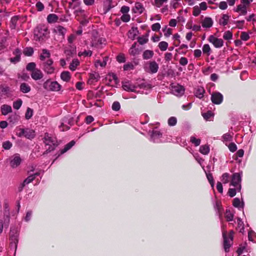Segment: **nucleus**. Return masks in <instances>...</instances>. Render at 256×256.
Wrapping results in <instances>:
<instances>
[{"mask_svg":"<svg viewBox=\"0 0 256 256\" xmlns=\"http://www.w3.org/2000/svg\"><path fill=\"white\" fill-rule=\"evenodd\" d=\"M81 4V2L80 0H72L68 3L69 8L72 9L76 10L74 13L78 14V12H82L83 10L80 8L79 7Z\"/></svg>","mask_w":256,"mask_h":256,"instance_id":"6e6552de","label":"nucleus"},{"mask_svg":"<svg viewBox=\"0 0 256 256\" xmlns=\"http://www.w3.org/2000/svg\"><path fill=\"white\" fill-rule=\"evenodd\" d=\"M204 92L205 90L203 88H198L196 90L195 95L196 97L201 98L203 97Z\"/></svg>","mask_w":256,"mask_h":256,"instance_id":"72a5a7b5","label":"nucleus"},{"mask_svg":"<svg viewBox=\"0 0 256 256\" xmlns=\"http://www.w3.org/2000/svg\"><path fill=\"white\" fill-rule=\"evenodd\" d=\"M172 94L176 96H182L184 92V88L178 84H172L170 86Z\"/></svg>","mask_w":256,"mask_h":256,"instance_id":"423d86ee","label":"nucleus"},{"mask_svg":"<svg viewBox=\"0 0 256 256\" xmlns=\"http://www.w3.org/2000/svg\"><path fill=\"white\" fill-rule=\"evenodd\" d=\"M208 41L216 48H220L224 45V41L222 39L216 38L212 35L209 36Z\"/></svg>","mask_w":256,"mask_h":256,"instance_id":"1a4fd4ad","label":"nucleus"},{"mask_svg":"<svg viewBox=\"0 0 256 256\" xmlns=\"http://www.w3.org/2000/svg\"><path fill=\"white\" fill-rule=\"evenodd\" d=\"M120 108V105L119 102H114L112 104V109L114 111H118Z\"/></svg>","mask_w":256,"mask_h":256,"instance_id":"bf43d9fd","label":"nucleus"},{"mask_svg":"<svg viewBox=\"0 0 256 256\" xmlns=\"http://www.w3.org/2000/svg\"><path fill=\"white\" fill-rule=\"evenodd\" d=\"M232 34L230 31L228 30L226 32L223 36V38L226 40H229L232 38Z\"/></svg>","mask_w":256,"mask_h":256,"instance_id":"5fc2aeb1","label":"nucleus"},{"mask_svg":"<svg viewBox=\"0 0 256 256\" xmlns=\"http://www.w3.org/2000/svg\"><path fill=\"white\" fill-rule=\"evenodd\" d=\"M26 133H24V136L28 138H32L34 136V132L32 130H26Z\"/></svg>","mask_w":256,"mask_h":256,"instance_id":"a19ab883","label":"nucleus"},{"mask_svg":"<svg viewBox=\"0 0 256 256\" xmlns=\"http://www.w3.org/2000/svg\"><path fill=\"white\" fill-rule=\"evenodd\" d=\"M43 87L46 90L58 92L60 90L61 86L57 82L48 80L44 83Z\"/></svg>","mask_w":256,"mask_h":256,"instance_id":"7ed1b4c3","label":"nucleus"},{"mask_svg":"<svg viewBox=\"0 0 256 256\" xmlns=\"http://www.w3.org/2000/svg\"><path fill=\"white\" fill-rule=\"evenodd\" d=\"M21 161L20 158L18 156H16L10 162V166L13 168H16L20 164Z\"/></svg>","mask_w":256,"mask_h":256,"instance_id":"5701e85b","label":"nucleus"},{"mask_svg":"<svg viewBox=\"0 0 256 256\" xmlns=\"http://www.w3.org/2000/svg\"><path fill=\"white\" fill-rule=\"evenodd\" d=\"M80 62L78 59H74L70 63L69 68L72 70L74 71L76 70V67L79 66Z\"/></svg>","mask_w":256,"mask_h":256,"instance_id":"7c9ffc66","label":"nucleus"},{"mask_svg":"<svg viewBox=\"0 0 256 256\" xmlns=\"http://www.w3.org/2000/svg\"><path fill=\"white\" fill-rule=\"evenodd\" d=\"M202 50L204 54H206L208 56L210 55L211 48L208 44H204L202 46Z\"/></svg>","mask_w":256,"mask_h":256,"instance_id":"ea45409f","label":"nucleus"},{"mask_svg":"<svg viewBox=\"0 0 256 256\" xmlns=\"http://www.w3.org/2000/svg\"><path fill=\"white\" fill-rule=\"evenodd\" d=\"M223 100L222 95L220 92H216L213 94L211 96L212 102L216 104H220Z\"/></svg>","mask_w":256,"mask_h":256,"instance_id":"ddd939ff","label":"nucleus"},{"mask_svg":"<svg viewBox=\"0 0 256 256\" xmlns=\"http://www.w3.org/2000/svg\"><path fill=\"white\" fill-rule=\"evenodd\" d=\"M48 33V28L44 24L38 25L34 30V36L38 39L46 36Z\"/></svg>","mask_w":256,"mask_h":256,"instance_id":"39448f33","label":"nucleus"},{"mask_svg":"<svg viewBox=\"0 0 256 256\" xmlns=\"http://www.w3.org/2000/svg\"><path fill=\"white\" fill-rule=\"evenodd\" d=\"M144 10L143 5L140 2H136L135 6L132 9L134 13L142 14Z\"/></svg>","mask_w":256,"mask_h":256,"instance_id":"4be33fe9","label":"nucleus"},{"mask_svg":"<svg viewBox=\"0 0 256 256\" xmlns=\"http://www.w3.org/2000/svg\"><path fill=\"white\" fill-rule=\"evenodd\" d=\"M36 64L34 62H32L28 63L26 67V68L28 71H32V72L34 70H36Z\"/></svg>","mask_w":256,"mask_h":256,"instance_id":"3c124183","label":"nucleus"},{"mask_svg":"<svg viewBox=\"0 0 256 256\" xmlns=\"http://www.w3.org/2000/svg\"><path fill=\"white\" fill-rule=\"evenodd\" d=\"M20 90L22 93L26 94L30 91L31 88L28 84L26 82H22L20 85Z\"/></svg>","mask_w":256,"mask_h":256,"instance_id":"b1692460","label":"nucleus"},{"mask_svg":"<svg viewBox=\"0 0 256 256\" xmlns=\"http://www.w3.org/2000/svg\"><path fill=\"white\" fill-rule=\"evenodd\" d=\"M12 143L9 140L4 142L2 144V148L4 150L10 149L12 148Z\"/></svg>","mask_w":256,"mask_h":256,"instance_id":"6e6d98bb","label":"nucleus"},{"mask_svg":"<svg viewBox=\"0 0 256 256\" xmlns=\"http://www.w3.org/2000/svg\"><path fill=\"white\" fill-rule=\"evenodd\" d=\"M23 53L26 56H30L34 54V49L32 47H26L24 50Z\"/></svg>","mask_w":256,"mask_h":256,"instance_id":"f704fd0d","label":"nucleus"},{"mask_svg":"<svg viewBox=\"0 0 256 256\" xmlns=\"http://www.w3.org/2000/svg\"><path fill=\"white\" fill-rule=\"evenodd\" d=\"M148 70H146L147 72L151 74H155L158 72V65L155 61H152L148 62ZM146 70V68L145 67Z\"/></svg>","mask_w":256,"mask_h":256,"instance_id":"9b49d317","label":"nucleus"},{"mask_svg":"<svg viewBox=\"0 0 256 256\" xmlns=\"http://www.w3.org/2000/svg\"><path fill=\"white\" fill-rule=\"evenodd\" d=\"M136 43L134 42L131 46L129 50V53L132 56H136L138 54L140 50L138 48H136Z\"/></svg>","mask_w":256,"mask_h":256,"instance_id":"c85d7f7f","label":"nucleus"},{"mask_svg":"<svg viewBox=\"0 0 256 256\" xmlns=\"http://www.w3.org/2000/svg\"><path fill=\"white\" fill-rule=\"evenodd\" d=\"M58 16L56 14H50L48 16L47 20L49 23H54L57 22Z\"/></svg>","mask_w":256,"mask_h":256,"instance_id":"c756f323","label":"nucleus"},{"mask_svg":"<svg viewBox=\"0 0 256 256\" xmlns=\"http://www.w3.org/2000/svg\"><path fill=\"white\" fill-rule=\"evenodd\" d=\"M138 32L137 28H132V29L129 31L130 36L129 38H130L132 39H134L135 36L136 35Z\"/></svg>","mask_w":256,"mask_h":256,"instance_id":"8fccbe9b","label":"nucleus"},{"mask_svg":"<svg viewBox=\"0 0 256 256\" xmlns=\"http://www.w3.org/2000/svg\"><path fill=\"white\" fill-rule=\"evenodd\" d=\"M158 46L162 51H165L168 48V43L164 41L161 42L158 44Z\"/></svg>","mask_w":256,"mask_h":256,"instance_id":"37998d69","label":"nucleus"},{"mask_svg":"<svg viewBox=\"0 0 256 256\" xmlns=\"http://www.w3.org/2000/svg\"><path fill=\"white\" fill-rule=\"evenodd\" d=\"M104 41V40L102 38L94 36L92 38L91 46L96 48H100Z\"/></svg>","mask_w":256,"mask_h":256,"instance_id":"4468645a","label":"nucleus"},{"mask_svg":"<svg viewBox=\"0 0 256 256\" xmlns=\"http://www.w3.org/2000/svg\"><path fill=\"white\" fill-rule=\"evenodd\" d=\"M214 208L216 210L217 213L219 215L222 214V206L220 202L216 201L215 204L214 205Z\"/></svg>","mask_w":256,"mask_h":256,"instance_id":"79ce46f5","label":"nucleus"},{"mask_svg":"<svg viewBox=\"0 0 256 256\" xmlns=\"http://www.w3.org/2000/svg\"><path fill=\"white\" fill-rule=\"evenodd\" d=\"M32 114L33 110L32 108H28L25 115L26 118L27 120L30 119L32 117Z\"/></svg>","mask_w":256,"mask_h":256,"instance_id":"864d4df0","label":"nucleus"},{"mask_svg":"<svg viewBox=\"0 0 256 256\" xmlns=\"http://www.w3.org/2000/svg\"><path fill=\"white\" fill-rule=\"evenodd\" d=\"M71 78L70 72L68 71H64L61 73V79L66 82H69Z\"/></svg>","mask_w":256,"mask_h":256,"instance_id":"bb28decb","label":"nucleus"},{"mask_svg":"<svg viewBox=\"0 0 256 256\" xmlns=\"http://www.w3.org/2000/svg\"><path fill=\"white\" fill-rule=\"evenodd\" d=\"M64 54L66 56V58H70L76 54V49L75 48L70 47L64 50Z\"/></svg>","mask_w":256,"mask_h":256,"instance_id":"412c9836","label":"nucleus"},{"mask_svg":"<svg viewBox=\"0 0 256 256\" xmlns=\"http://www.w3.org/2000/svg\"><path fill=\"white\" fill-rule=\"evenodd\" d=\"M43 142L46 146H48L46 148V150L43 153V155L48 154V153L54 150L56 147L58 146V143L56 138L52 136L48 132L44 134L43 138Z\"/></svg>","mask_w":256,"mask_h":256,"instance_id":"f257e3e1","label":"nucleus"},{"mask_svg":"<svg viewBox=\"0 0 256 256\" xmlns=\"http://www.w3.org/2000/svg\"><path fill=\"white\" fill-rule=\"evenodd\" d=\"M177 123V119L176 117L172 116L168 120V124L170 126H174Z\"/></svg>","mask_w":256,"mask_h":256,"instance_id":"603ef678","label":"nucleus"},{"mask_svg":"<svg viewBox=\"0 0 256 256\" xmlns=\"http://www.w3.org/2000/svg\"><path fill=\"white\" fill-rule=\"evenodd\" d=\"M10 239L11 240V244L14 245V246L16 248L18 242V235L16 230H10Z\"/></svg>","mask_w":256,"mask_h":256,"instance_id":"f8f14e48","label":"nucleus"},{"mask_svg":"<svg viewBox=\"0 0 256 256\" xmlns=\"http://www.w3.org/2000/svg\"><path fill=\"white\" fill-rule=\"evenodd\" d=\"M201 10L199 8V6H196L194 7L193 8V15L195 16H198L200 13Z\"/></svg>","mask_w":256,"mask_h":256,"instance_id":"e2e57ef3","label":"nucleus"},{"mask_svg":"<svg viewBox=\"0 0 256 256\" xmlns=\"http://www.w3.org/2000/svg\"><path fill=\"white\" fill-rule=\"evenodd\" d=\"M225 217L228 221H232L234 218V214L230 210H226Z\"/></svg>","mask_w":256,"mask_h":256,"instance_id":"58836bf2","label":"nucleus"},{"mask_svg":"<svg viewBox=\"0 0 256 256\" xmlns=\"http://www.w3.org/2000/svg\"><path fill=\"white\" fill-rule=\"evenodd\" d=\"M13 54L15 56L14 58H10V60L13 64H16L20 61L21 50L19 48H16L13 52Z\"/></svg>","mask_w":256,"mask_h":256,"instance_id":"2eb2a0df","label":"nucleus"},{"mask_svg":"<svg viewBox=\"0 0 256 256\" xmlns=\"http://www.w3.org/2000/svg\"><path fill=\"white\" fill-rule=\"evenodd\" d=\"M18 20V18L17 16H14L12 18L10 22V27L12 29L16 28Z\"/></svg>","mask_w":256,"mask_h":256,"instance_id":"4c0bfd02","label":"nucleus"},{"mask_svg":"<svg viewBox=\"0 0 256 256\" xmlns=\"http://www.w3.org/2000/svg\"><path fill=\"white\" fill-rule=\"evenodd\" d=\"M75 144V142L74 140L70 142L69 143L66 144L64 146V148L61 150L60 154H63L70 150L74 144Z\"/></svg>","mask_w":256,"mask_h":256,"instance_id":"c9c22d12","label":"nucleus"},{"mask_svg":"<svg viewBox=\"0 0 256 256\" xmlns=\"http://www.w3.org/2000/svg\"><path fill=\"white\" fill-rule=\"evenodd\" d=\"M236 190H238V188H230L228 191V194L230 197H233L236 194Z\"/></svg>","mask_w":256,"mask_h":256,"instance_id":"0e129e2a","label":"nucleus"},{"mask_svg":"<svg viewBox=\"0 0 256 256\" xmlns=\"http://www.w3.org/2000/svg\"><path fill=\"white\" fill-rule=\"evenodd\" d=\"M154 56V52L151 50H145L142 54L144 59L148 60L152 58Z\"/></svg>","mask_w":256,"mask_h":256,"instance_id":"2f4dec72","label":"nucleus"},{"mask_svg":"<svg viewBox=\"0 0 256 256\" xmlns=\"http://www.w3.org/2000/svg\"><path fill=\"white\" fill-rule=\"evenodd\" d=\"M229 174L226 172L222 174V181L224 184H227L229 182Z\"/></svg>","mask_w":256,"mask_h":256,"instance_id":"13d9d810","label":"nucleus"},{"mask_svg":"<svg viewBox=\"0 0 256 256\" xmlns=\"http://www.w3.org/2000/svg\"><path fill=\"white\" fill-rule=\"evenodd\" d=\"M31 76L34 80H38L43 78L44 74L40 70L37 68L32 72Z\"/></svg>","mask_w":256,"mask_h":256,"instance_id":"dca6fc26","label":"nucleus"},{"mask_svg":"<svg viewBox=\"0 0 256 256\" xmlns=\"http://www.w3.org/2000/svg\"><path fill=\"white\" fill-rule=\"evenodd\" d=\"M233 234L234 232L232 230L230 232L228 236H226V232H224L222 234L224 240V246L226 252H228L229 248L231 246L230 242H232L233 240Z\"/></svg>","mask_w":256,"mask_h":256,"instance_id":"20e7f679","label":"nucleus"},{"mask_svg":"<svg viewBox=\"0 0 256 256\" xmlns=\"http://www.w3.org/2000/svg\"><path fill=\"white\" fill-rule=\"evenodd\" d=\"M54 61L52 59H48L44 62H41L40 65L43 70L48 74L54 73L55 68L53 66Z\"/></svg>","mask_w":256,"mask_h":256,"instance_id":"f03ea898","label":"nucleus"},{"mask_svg":"<svg viewBox=\"0 0 256 256\" xmlns=\"http://www.w3.org/2000/svg\"><path fill=\"white\" fill-rule=\"evenodd\" d=\"M39 57L41 62H44L48 59H52L50 58V51L45 48L42 50V52L40 55Z\"/></svg>","mask_w":256,"mask_h":256,"instance_id":"f3484780","label":"nucleus"},{"mask_svg":"<svg viewBox=\"0 0 256 256\" xmlns=\"http://www.w3.org/2000/svg\"><path fill=\"white\" fill-rule=\"evenodd\" d=\"M106 80H108V84L112 86H116L119 82L118 77L114 73L108 74L106 77Z\"/></svg>","mask_w":256,"mask_h":256,"instance_id":"9d476101","label":"nucleus"},{"mask_svg":"<svg viewBox=\"0 0 256 256\" xmlns=\"http://www.w3.org/2000/svg\"><path fill=\"white\" fill-rule=\"evenodd\" d=\"M241 176L240 173H234L232 174L231 180V185L235 188H238V191L241 189Z\"/></svg>","mask_w":256,"mask_h":256,"instance_id":"0eeeda50","label":"nucleus"},{"mask_svg":"<svg viewBox=\"0 0 256 256\" xmlns=\"http://www.w3.org/2000/svg\"><path fill=\"white\" fill-rule=\"evenodd\" d=\"M168 0H154V6L157 8H160L162 4L166 2Z\"/></svg>","mask_w":256,"mask_h":256,"instance_id":"de8ad7c7","label":"nucleus"},{"mask_svg":"<svg viewBox=\"0 0 256 256\" xmlns=\"http://www.w3.org/2000/svg\"><path fill=\"white\" fill-rule=\"evenodd\" d=\"M190 142L194 144L196 146H198L200 144V139H197L194 136H192L190 138Z\"/></svg>","mask_w":256,"mask_h":256,"instance_id":"69168bd1","label":"nucleus"},{"mask_svg":"<svg viewBox=\"0 0 256 256\" xmlns=\"http://www.w3.org/2000/svg\"><path fill=\"white\" fill-rule=\"evenodd\" d=\"M202 116L206 120H210L211 118L214 117V114L212 111L208 110L206 112L202 113Z\"/></svg>","mask_w":256,"mask_h":256,"instance_id":"473e14b6","label":"nucleus"},{"mask_svg":"<svg viewBox=\"0 0 256 256\" xmlns=\"http://www.w3.org/2000/svg\"><path fill=\"white\" fill-rule=\"evenodd\" d=\"M148 41V38L147 36H140L138 38V42L140 44H146Z\"/></svg>","mask_w":256,"mask_h":256,"instance_id":"4d7b16f0","label":"nucleus"},{"mask_svg":"<svg viewBox=\"0 0 256 256\" xmlns=\"http://www.w3.org/2000/svg\"><path fill=\"white\" fill-rule=\"evenodd\" d=\"M246 6L244 4H240L237 6L236 8L234 10V12H239L240 16H245L247 14Z\"/></svg>","mask_w":256,"mask_h":256,"instance_id":"a211bd4d","label":"nucleus"},{"mask_svg":"<svg viewBox=\"0 0 256 256\" xmlns=\"http://www.w3.org/2000/svg\"><path fill=\"white\" fill-rule=\"evenodd\" d=\"M200 152L203 154H208L210 152V148L207 145H202L200 148Z\"/></svg>","mask_w":256,"mask_h":256,"instance_id":"e433bc0d","label":"nucleus"},{"mask_svg":"<svg viewBox=\"0 0 256 256\" xmlns=\"http://www.w3.org/2000/svg\"><path fill=\"white\" fill-rule=\"evenodd\" d=\"M238 222V228H239V231L240 232H244V223L241 220L240 218H238L237 220Z\"/></svg>","mask_w":256,"mask_h":256,"instance_id":"a18cd8bd","label":"nucleus"},{"mask_svg":"<svg viewBox=\"0 0 256 256\" xmlns=\"http://www.w3.org/2000/svg\"><path fill=\"white\" fill-rule=\"evenodd\" d=\"M66 30L61 26H58L54 29V32L64 36L66 32Z\"/></svg>","mask_w":256,"mask_h":256,"instance_id":"393cba45","label":"nucleus"},{"mask_svg":"<svg viewBox=\"0 0 256 256\" xmlns=\"http://www.w3.org/2000/svg\"><path fill=\"white\" fill-rule=\"evenodd\" d=\"M2 113L3 115H6L12 112V107L8 104H4L1 107Z\"/></svg>","mask_w":256,"mask_h":256,"instance_id":"a878e982","label":"nucleus"},{"mask_svg":"<svg viewBox=\"0 0 256 256\" xmlns=\"http://www.w3.org/2000/svg\"><path fill=\"white\" fill-rule=\"evenodd\" d=\"M112 0H106V2H104V6L106 8V12H107L108 11L112 8L111 4Z\"/></svg>","mask_w":256,"mask_h":256,"instance_id":"052dcab7","label":"nucleus"},{"mask_svg":"<svg viewBox=\"0 0 256 256\" xmlns=\"http://www.w3.org/2000/svg\"><path fill=\"white\" fill-rule=\"evenodd\" d=\"M22 100L19 99L13 102V107L16 110H18L22 106Z\"/></svg>","mask_w":256,"mask_h":256,"instance_id":"09e8293b","label":"nucleus"},{"mask_svg":"<svg viewBox=\"0 0 256 256\" xmlns=\"http://www.w3.org/2000/svg\"><path fill=\"white\" fill-rule=\"evenodd\" d=\"M35 179L34 176L30 175L28 176L26 179L24 180V181L22 184V188H23L26 184H27L30 182H31L32 181H33Z\"/></svg>","mask_w":256,"mask_h":256,"instance_id":"c03bdc74","label":"nucleus"},{"mask_svg":"<svg viewBox=\"0 0 256 256\" xmlns=\"http://www.w3.org/2000/svg\"><path fill=\"white\" fill-rule=\"evenodd\" d=\"M122 88L124 90L129 92H134L136 86L129 82H125L122 83Z\"/></svg>","mask_w":256,"mask_h":256,"instance_id":"6ab92c4d","label":"nucleus"},{"mask_svg":"<svg viewBox=\"0 0 256 256\" xmlns=\"http://www.w3.org/2000/svg\"><path fill=\"white\" fill-rule=\"evenodd\" d=\"M92 54V50H84V52H79L78 54V56H90Z\"/></svg>","mask_w":256,"mask_h":256,"instance_id":"680f3d73","label":"nucleus"},{"mask_svg":"<svg viewBox=\"0 0 256 256\" xmlns=\"http://www.w3.org/2000/svg\"><path fill=\"white\" fill-rule=\"evenodd\" d=\"M164 35L166 37H168L172 34V29L170 28H167L166 27L164 30Z\"/></svg>","mask_w":256,"mask_h":256,"instance_id":"774afa93","label":"nucleus"},{"mask_svg":"<svg viewBox=\"0 0 256 256\" xmlns=\"http://www.w3.org/2000/svg\"><path fill=\"white\" fill-rule=\"evenodd\" d=\"M108 57L106 56L104 58L103 60V62H101L100 60H98L96 62L95 65L96 66H98V65H100L102 67H104L106 64V62L108 60Z\"/></svg>","mask_w":256,"mask_h":256,"instance_id":"49530a36","label":"nucleus"},{"mask_svg":"<svg viewBox=\"0 0 256 256\" xmlns=\"http://www.w3.org/2000/svg\"><path fill=\"white\" fill-rule=\"evenodd\" d=\"M230 16L228 14H224L222 15V18L219 20V24L223 26H226L229 20Z\"/></svg>","mask_w":256,"mask_h":256,"instance_id":"cd10ccee","label":"nucleus"},{"mask_svg":"<svg viewBox=\"0 0 256 256\" xmlns=\"http://www.w3.org/2000/svg\"><path fill=\"white\" fill-rule=\"evenodd\" d=\"M213 24L212 20L209 17L205 18L202 22V26L203 28H210Z\"/></svg>","mask_w":256,"mask_h":256,"instance_id":"aec40b11","label":"nucleus"},{"mask_svg":"<svg viewBox=\"0 0 256 256\" xmlns=\"http://www.w3.org/2000/svg\"><path fill=\"white\" fill-rule=\"evenodd\" d=\"M242 40L246 41L250 38L248 34L246 32H242L240 35Z\"/></svg>","mask_w":256,"mask_h":256,"instance_id":"338daca9","label":"nucleus"}]
</instances>
